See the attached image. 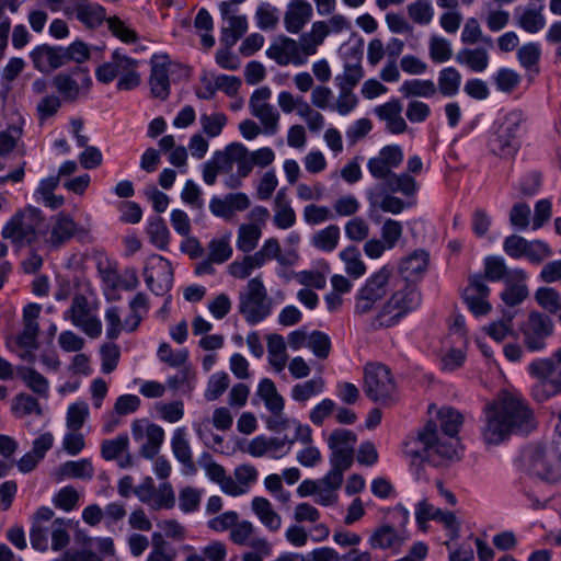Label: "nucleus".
Segmentation results:
<instances>
[{"instance_id":"obj_1","label":"nucleus","mask_w":561,"mask_h":561,"mask_svg":"<svg viewBox=\"0 0 561 561\" xmlns=\"http://www.w3.org/2000/svg\"><path fill=\"white\" fill-rule=\"evenodd\" d=\"M483 411L481 435L488 445H499L513 433H529L535 427L531 410L522 398L512 393L501 394Z\"/></svg>"},{"instance_id":"obj_2","label":"nucleus","mask_w":561,"mask_h":561,"mask_svg":"<svg viewBox=\"0 0 561 561\" xmlns=\"http://www.w3.org/2000/svg\"><path fill=\"white\" fill-rule=\"evenodd\" d=\"M557 435L553 440L543 444H529L518 457V467L542 481H561V411L558 414Z\"/></svg>"},{"instance_id":"obj_3","label":"nucleus","mask_w":561,"mask_h":561,"mask_svg":"<svg viewBox=\"0 0 561 561\" xmlns=\"http://www.w3.org/2000/svg\"><path fill=\"white\" fill-rule=\"evenodd\" d=\"M526 123L527 116L519 108L499 115L489 130V151L501 159H514L520 150V135Z\"/></svg>"},{"instance_id":"obj_4","label":"nucleus","mask_w":561,"mask_h":561,"mask_svg":"<svg viewBox=\"0 0 561 561\" xmlns=\"http://www.w3.org/2000/svg\"><path fill=\"white\" fill-rule=\"evenodd\" d=\"M421 304L422 294L417 285L399 279L397 275L393 289L375 313L371 324L377 329L392 328L409 313L419 309Z\"/></svg>"},{"instance_id":"obj_5","label":"nucleus","mask_w":561,"mask_h":561,"mask_svg":"<svg viewBox=\"0 0 561 561\" xmlns=\"http://www.w3.org/2000/svg\"><path fill=\"white\" fill-rule=\"evenodd\" d=\"M44 213L32 205L18 210L3 226L1 237L16 248H42Z\"/></svg>"},{"instance_id":"obj_6","label":"nucleus","mask_w":561,"mask_h":561,"mask_svg":"<svg viewBox=\"0 0 561 561\" xmlns=\"http://www.w3.org/2000/svg\"><path fill=\"white\" fill-rule=\"evenodd\" d=\"M396 276L394 268L388 264L371 273L355 294L354 312L359 316L377 312L393 289Z\"/></svg>"},{"instance_id":"obj_7","label":"nucleus","mask_w":561,"mask_h":561,"mask_svg":"<svg viewBox=\"0 0 561 561\" xmlns=\"http://www.w3.org/2000/svg\"><path fill=\"white\" fill-rule=\"evenodd\" d=\"M238 299V311L250 325L261 323L273 312V300L260 276L248 282Z\"/></svg>"},{"instance_id":"obj_8","label":"nucleus","mask_w":561,"mask_h":561,"mask_svg":"<svg viewBox=\"0 0 561 561\" xmlns=\"http://www.w3.org/2000/svg\"><path fill=\"white\" fill-rule=\"evenodd\" d=\"M364 391L370 400L380 404H390L398 399L397 383L390 369L382 364L365 366Z\"/></svg>"},{"instance_id":"obj_9","label":"nucleus","mask_w":561,"mask_h":561,"mask_svg":"<svg viewBox=\"0 0 561 561\" xmlns=\"http://www.w3.org/2000/svg\"><path fill=\"white\" fill-rule=\"evenodd\" d=\"M419 439L424 446V457L435 466L443 460H453L459 458V439L457 437L442 438L437 433V425L434 422H427L419 433Z\"/></svg>"},{"instance_id":"obj_10","label":"nucleus","mask_w":561,"mask_h":561,"mask_svg":"<svg viewBox=\"0 0 561 561\" xmlns=\"http://www.w3.org/2000/svg\"><path fill=\"white\" fill-rule=\"evenodd\" d=\"M62 317L90 337H99L102 333V322L98 317V305L81 294L72 298L70 307L65 310Z\"/></svg>"},{"instance_id":"obj_11","label":"nucleus","mask_w":561,"mask_h":561,"mask_svg":"<svg viewBox=\"0 0 561 561\" xmlns=\"http://www.w3.org/2000/svg\"><path fill=\"white\" fill-rule=\"evenodd\" d=\"M553 321L548 314L531 311L519 328L525 347L529 352L543 351L547 340L553 333Z\"/></svg>"},{"instance_id":"obj_12","label":"nucleus","mask_w":561,"mask_h":561,"mask_svg":"<svg viewBox=\"0 0 561 561\" xmlns=\"http://www.w3.org/2000/svg\"><path fill=\"white\" fill-rule=\"evenodd\" d=\"M144 278L148 289L157 296L164 295L173 286V270L168 259L159 254L147 257Z\"/></svg>"},{"instance_id":"obj_13","label":"nucleus","mask_w":561,"mask_h":561,"mask_svg":"<svg viewBox=\"0 0 561 561\" xmlns=\"http://www.w3.org/2000/svg\"><path fill=\"white\" fill-rule=\"evenodd\" d=\"M245 0L221 1L218 4L224 24L220 28V43L227 48H232L248 31L245 15H237L232 4H241Z\"/></svg>"},{"instance_id":"obj_14","label":"nucleus","mask_w":561,"mask_h":561,"mask_svg":"<svg viewBox=\"0 0 561 561\" xmlns=\"http://www.w3.org/2000/svg\"><path fill=\"white\" fill-rule=\"evenodd\" d=\"M42 237V248H59L69 241L76 230L77 224L65 213H59L47 219L44 216V229Z\"/></svg>"},{"instance_id":"obj_15","label":"nucleus","mask_w":561,"mask_h":561,"mask_svg":"<svg viewBox=\"0 0 561 561\" xmlns=\"http://www.w3.org/2000/svg\"><path fill=\"white\" fill-rule=\"evenodd\" d=\"M131 435L135 442H140L146 437V443L140 447V455L146 459H153L160 451L164 442V430L147 420H135L131 423Z\"/></svg>"},{"instance_id":"obj_16","label":"nucleus","mask_w":561,"mask_h":561,"mask_svg":"<svg viewBox=\"0 0 561 561\" xmlns=\"http://www.w3.org/2000/svg\"><path fill=\"white\" fill-rule=\"evenodd\" d=\"M403 159L404 153L401 146L387 145L379 150L377 156L368 160L367 169L374 179L385 181L394 173V169L401 165Z\"/></svg>"},{"instance_id":"obj_17","label":"nucleus","mask_w":561,"mask_h":561,"mask_svg":"<svg viewBox=\"0 0 561 561\" xmlns=\"http://www.w3.org/2000/svg\"><path fill=\"white\" fill-rule=\"evenodd\" d=\"M53 84L66 102L76 101L81 90H88L92 84L89 71L77 68L71 73H58L54 77Z\"/></svg>"},{"instance_id":"obj_18","label":"nucleus","mask_w":561,"mask_h":561,"mask_svg":"<svg viewBox=\"0 0 561 561\" xmlns=\"http://www.w3.org/2000/svg\"><path fill=\"white\" fill-rule=\"evenodd\" d=\"M490 288L481 275H473L462 293L468 309L476 316H484L491 310L489 302Z\"/></svg>"},{"instance_id":"obj_19","label":"nucleus","mask_w":561,"mask_h":561,"mask_svg":"<svg viewBox=\"0 0 561 561\" xmlns=\"http://www.w3.org/2000/svg\"><path fill=\"white\" fill-rule=\"evenodd\" d=\"M430 265V254L423 249H416L402 257L398 264L399 279L416 284L421 280Z\"/></svg>"},{"instance_id":"obj_20","label":"nucleus","mask_w":561,"mask_h":561,"mask_svg":"<svg viewBox=\"0 0 561 561\" xmlns=\"http://www.w3.org/2000/svg\"><path fill=\"white\" fill-rule=\"evenodd\" d=\"M266 56L279 66L305 65L304 54L298 53V42L290 37L283 36L272 43L266 49Z\"/></svg>"},{"instance_id":"obj_21","label":"nucleus","mask_w":561,"mask_h":561,"mask_svg":"<svg viewBox=\"0 0 561 561\" xmlns=\"http://www.w3.org/2000/svg\"><path fill=\"white\" fill-rule=\"evenodd\" d=\"M171 449L174 458L182 465V472L186 476H195L196 465L193 460L187 428L185 426L174 430L171 438Z\"/></svg>"},{"instance_id":"obj_22","label":"nucleus","mask_w":561,"mask_h":561,"mask_svg":"<svg viewBox=\"0 0 561 561\" xmlns=\"http://www.w3.org/2000/svg\"><path fill=\"white\" fill-rule=\"evenodd\" d=\"M62 46H49L47 44L36 46L30 57L35 69L47 73L65 65Z\"/></svg>"},{"instance_id":"obj_23","label":"nucleus","mask_w":561,"mask_h":561,"mask_svg":"<svg viewBox=\"0 0 561 561\" xmlns=\"http://www.w3.org/2000/svg\"><path fill=\"white\" fill-rule=\"evenodd\" d=\"M419 188L420 186L416 180L409 173L403 172L399 174L393 173L368 192H390L392 194L399 193L405 196L408 199L413 198L415 201Z\"/></svg>"},{"instance_id":"obj_24","label":"nucleus","mask_w":561,"mask_h":561,"mask_svg":"<svg viewBox=\"0 0 561 561\" xmlns=\"http://www.w3.org/2000/svg\"><path fill=\"white\" fill-rule=\"evenodd\" d=\"M169 66L168 56H157L151 61L149 83L154 98L165 100L170 95Z\"/></svg>"},{"instance_id":"obj_25","label":"nucleus","mask_w":561,"mask_h":561,"mask_svg":"<svg viewBox=\"0 0 561 561\" xmlns=\"http://www.w3.org/2000/svg\"><path fill=\"white\" fill-rule=\"evenodd\" d=\"M484 278L490 282L505 280L506 283L512 280H524L526 274L523 270L516 268L510 271L506 266L505 260L499 255H489L484 257Z\"/></svg>"},{"instance_id":"obj_26","label":"nucleus","mask_w":561,"mask_h":561,"mask_svg":"<svg viewBox=\"0 0 561 561\" xmlns=\"http://www.w3.org/2000/svg\"><path fill=\"white\" fill-rule=\"evenodd\" d=\"M401 113L402 105L398 99H391L375 108L376 116L386 122L387 130L394 135L403 134L408 128Z\"/></svg>"},{"instance_id":"obj_27","label":"nucleus","mask_w":561,"mask_h":561,"mask_svg":"<svg viewBox=\"0 0 561 561\" xmlns=\"http://www.w3.org/2000/svg\"><path fill=\"white\" fill-rule=\"evenodd\" d=\"M527 370L536 378H549L556 382L561 393V350L554 352L549 358L533 360Z\"/></svg>"},{"instance_id":"obj_28","label":"nucleus","mask_w":561,"mask_h":561,"mask_svg":"<svg viewBox=\"0 0 561 561\" xmlns=\"http://www.w3.org/2000/svg\"><path fill=\"white\" fill-rule=\"evenodd\" d=\"M71 524L66 518H55L50 524H44L46 539L45 552L51 548L54 551H60L65 549L70 542V530Z\"/></svg>"},{"instance_id":"obj_29","label":"nucleus","mask_w":561,"mask_h":561,"mask_svg":"<svg viewBox=\"0 0 561 561\" xmlns=\"http://www.w3.org/2000/svg\"><path fill=\"white\" fill-rule=\"evenodd\" d=\"M312 16V8L306 0H291L285 13L284 23L289 33L297 34Z\"/></svg>"},{"instance_id":"obj_30","label":"nucleus","mask_w":561,"mask_h":561,"mask_svg":"<svg viewBox=\"0 0 561 561\" xmlns=\"http://www.w3.org/2000/svg\"><path fill=\"white\" fill-rule=\"evenodd\" d=\"M55 513L48 506H41L36 510L32 518L30 528V541L33 549L45 552L46 539L44 537V524H50L54 520Z\"/></svg>"},{"instance_id":"obj_31","label":"nucleus","mask_w":561,"mask_h":561,"mask_svg":"<svg viewBox=\"0 0 561 561\" xmlns=\"http://www.w3.org/2000/svg\"><path fill=\"white\" fill-rule=\"evenodd\" d=\"M71 13L89 28L100 26L105 19V9L98 3H91L87 0L76 1Z\"/></svg>"},{"instance_id":"obj_32","label":"nucleus","mask_w":561,"mask_h":561,"mask_svg":"<svg viewBox=\"0 0 561 561\" xmlns=\"http://www.w3.org/2000/svg\"><path fill=\"white\" fill-rule=\"evenodd\" d=\"M198 463L205 470L208 479L219 484L224 493H233V478L227 476L225 468L221 465L215 462L210 454L203 453L198 459Z\"/></svg>"},{"instance_id":"obj_33","label":"nucleus","mask_w":561,"mask_h":561,"mask_svg":"<svg viewBox=\"0 0 561 561\" xmlns=\"http://www.w3.org/2000/svg\"><path fill=\"white\" fill-rule=\"evenodd\" d=\"M134 58L122 54L119 49L112 53L111 60L100 65L95 70V78L99 82L108 84L123 73L122 66L130 64Z\"/></svg>"},{"instance_id":"obj_34","label":"nucleus","mask_w":561,"mask_h":561,"mask_svg":"<svg viewBox=\"0 0 561 561\" xmlns=\"http://www.w3.org/2000/svg\"><path fill=\"white\" fill-rule=\"evenodd\" d=\"M515 24L529 34H537L546 26V18L540 9L516 8L514 11Z\"/></svg>"},{"instance_id":"obj_35","label":"nucleus","mask_w":561,"mask_h":561,"mask_svg":"<svg viewBox=\"0 0 561 561\" xmlns=\"http://www.w3.org/2000/svg\"><path fill=\"white\" fill-rule=\"evenodd\" d=\"M403 540L404 536L402 531L385 524L373 533L369 538V545L373 549L397 550L402 545Z\"/></svg>"},{"instance_id":"obj_36","label":"nucleus","mask_w":561,"mask_h":561,"mask_svg":"<svg viewBox=\"0 0 561 561\" xmlns=\"http://www.w3.org/2000/svg\"><path fill=\"white\" fill-rule=\"evenodd\" d=\"M325 390V381L322 377H314L293 386L290 398L299 405L306 407L308 401L322 394Z\"/></svg>"},{"instance_id":"obj_37","label":"nucleus","mask_w":561,"mask_h":561,"mask_svg":"<svg viewBox=\"0 0 561 561\" xmlns=\"http://www.w3.org/2000/svg\"><path fill=\"white\" fill-rule=\"evenodd\" d=\"M251 507L260 522L270 530L277 531L282 526V517L273 510L271 502L262 496L252 500Z\"/></svg>"},{"instance_id":"obj_38","label":"nucleus","mask_w":561,"mask_h":561,"mask_svg":"<svg viewBox=\"0 0 561 561\" xmlns=\"http://www.w3.org/2000/svg\"><path fill=\"white\" fill-rule=\"evenodd\" d=\"M456 61L459 65L467 66L473 72H483L490 62L488 51L482 48H462L456 55Z\"/></svg>"},{"instance_id":"obj_39","label":"nucleus","mask_w":561,"mask_h":561,"mask_svg":"<svg viewBox=\"0 0 561 561\" xmlns=\"http://www.w3.org/2000/svg\"><path fill=\"white\" fill-rule=\"evenodd\" d=\"M259 471L253 465L243 463L234 468L233 471V493L230 496H240L249 492L250 488L256 483Z\"/></svg>"},{"instance_id":"obj_40","label":"nucleus","mask_w":561,"mask_h":561,"mask_svg":"<svg viewBox=\"0 0 561 561\" xmlns=\"http://www.w3.org/2000/svg\"><path fill=\"white\" fill-rule=\"evenodd\" d=\"M267 358L276 373L285 369L288 355L285 340L280 334L274 333L267 336Z\"/></svg>"},{"instance_id":"obj_41","label":"nucleus","mask_w":561,"mask_h":561,"mask_svg":"<svg viewBox=\"0 0 561 561\" xmlns=\"http://www.w3.org/2000/svg\"><path fill=\"white\" fill-rule=\"evenodd\" d=\"M399 92L404 98H433L437 92V87L430 79H410L402 82Z\"/></svg>"},{"instance_id":"obj_42","label":"nucleus","mask_w":561,"mask_h":561,"mask_svg":"<svg viewBox=\"0 0 561 561\" xmlns=\"http://www.w3.org/2000/svg\"><path fill=\"white\" fill-rule=\"evenodd\" d=\"M147 233L150 242L160 250H167L170 243V230L163 218L151 216L148 218Z\"/></svg>"},{"instance_id":"obj_43","label":"nucleus","mask_w":561,"mask_h":561,"mask_svg":"<svg viewBox=\"0 0 561 561\" xmlns=\"http://www.w3.org/2000/svg\"><path fill=\"white\" fill-rule=\"evenodd\" d=\"M461 79L460 72L455 67H446L438 72L436 87L442 95L451 98L458 94Z\"/></svg>"},{"instance_id":"obj_44","label":"nucleus","mask_w":561,"mask_h":561,"mask_svg":"<svg viewBox=\"0 0 561 561\" xmlns=\"http://www.w3.org/2000/svg\"><path fill=\"white\" fill-rule=\"evenodd\" d=\"M340 228L336 225H330L312 236L311 243L322 252H332L336 249L340 240Z\"/></svg>"},{"instance_id":"obj_45","label":"nucleus","mask_w":561,"mask_h":561,"mask_svg":"<svg viewBox=\"0 0 561 561\" xmlns=\"http://www.w3.org/2000/svg\"><path fill=\"white\" fill-rule=\"evenodd\" d=\"M20 377L24 383L36 394L47 398L49 394V382L37 370L31 367H24L19 370Z\"/></svg>"},{"instance_id":"obj_46","label":"nucleus","mask_w":561,"mask_h":561,"mask_svg":"<svg viewBox=\"0 0 561 561\" xmlns=\"http://www.w3.org/2000/svg\"><path fill=\"white\" fill-rule=\"evenodd\" d=\"M440 427L444 434L450 438L457 437L462 425V415L454 408L444 407L438 412Z\"/></svg>"},{"instance_id":"obj_47","label":"nucleus","mask_w":561,"mask_h":561,"mask_svg":"<svg viewBox=\"0 0 561 561\" xmlns=\"http://www.w3.org/2000/svg\"><path fill=\"white\" fill-rule=\"evenodd\" d=\"M261 229L253 224H243L239 227L237 248L239 251L249 253L254 250L261 238Z\"/></svg>"},{"instance_id":"obj_48","label":"nucleus","mask_w":561,"mask_h":561,"mask_svg":"<svg viewBox=\"0 0 561 561\" xmlns=\"http://www.w3.org/2000/svg\"><path fill=\"white\" fill-rule=\"evenodd\" d=\"M129 448V438L127 434H119L113 439H104L101 443V456L104 460L111 461L127 453Z\"/></svg>"},{"instance_id":"obj_49","label":"nucleus","mask_w":561,"mask_h":561,"mask_svg":"<svg viewBox=\"0 0 561 561\" xmlns=\"http://www.w3.org/2000/svg\"><path fill=\"white\" fill-rule=\"evenodd\" d=\"M364 77V71L359 61L345 64L342 75L335 77L336 87L340 90H353Z\"/></svg>"},{"instance_id":"obj_50","label":"nucleus","mask_w":561,"mask_h":561,"mask_svg":"<svg viewBox=\"0 0 561 561\" xmlns=\"http://www.w3.org/2000/svg\"><path fill=\"white\" fill-rule=\"evenodd\" d=\"M515 318L514 311H506L502 318L492 322L486 328L488 335L496 342L504 341L508 335H513V320Z\"/></svg>"},{"instance_id":"obj_51","label":"nucleus","mask_w":561,"mask_h":561,"mask_svg":"<svg viewBox=\"0 0 561 561\" xmlns=\"http://www.w3.org/2000/svg\"><path fill=\"white\" fill-rule=\"evenodd\" d=\"M60 472L62 476L72 479H91L94 473V469L92 462L82 458L80 460H69L62 463L60 467Z\"/></svg>"},{"instance_id":"obj_52","label":"nucleus","mask_w":561,"mask_h":561,"mask_svg":"<svg viewBox=\"0 0 561 561\" xmlns=\"http://www.w3.org/2000/svg\"><path fill=\"white\" fill-rule=\"evenodd\" d=\"M194 371L188 365H186L180 367L179 371L174 376H170L167 379V386L173 391L187 393L194 388Z\"/></svg>"},{"instance_id":"obj_53","label":"nucleus","mask_w":561,"mask_h":561,"mask_svg":"<svg viewBox=\"0 0 561 561\" xmlns=\"http://www.w3.org/2000/svg\"><path fill=\"white\" fill-rule=\"evenodd\" d=\"M540 56L541 46L536 42L524 44L517 50V59L526 70H538Z\"/></svg>"},{"instance_id":"obj_54","label":"nucleus","mask_w":561,"mask_h":561,"mask_svg":"<svg viewBox=\"0 0 561 561\" xmlns=\"http://www.w3.org/2000/svg\"><path fill=\"white\" fill-rule=\"evenodd\" d=\"M157 356L160 362L168 364L170 367L180 368L186 366L188 352L185 348L174 351L169 343H161Z\"/></svg>"},{"instance_id":"obj_55","label":"nucleus","mask_w":561,"mask_h":561,"mask_svg":"<svg viewBox=\"0 0 561 561\" xmlns=\"http://www.w3.org/2000/svg\"><path fill=\"white\" fill-rule=\"evenodd\" d=\"M232 255V248L230 245V234L215 238L208 243V256L216 264L227 262Z\"/></svg>"},{"instance_id":"obj_56","label":"nucleus","mask_w":561,"mask_h":561,"mask_svg":"<svg viewBox=\"0 0 561 561\" xmlns=\"http://www.w3.org/2000/svg\"><path fill=\"white\" fill-rule=\"evenodd\" d=\"M228 117L222 112H214L210 114H202L199 123L203 131L211 138L218 137L224 127L227 125Z\"/></svg>"},{"instance_id":"obj_57","label":"nucleus","mask_w":561,"mask_h":561,"mask_svg":"<svg viewBox=\"0 0 561 561\" xmlns=\"http://www.w3.org/2000/svg\"><path fill=\"white\" fill-rule=\"evenodd\" d=\"M175 497L172 485L169 482H163L159 488L154 489L150 501L146 504L153 510L171 508L174 506Z\"/></svg>"},{"instance_id":"obj_58","label":"nucleus","mask_w":561,"mask_h":561,"mask_svg":"<svg viewBox=\"0 0 561 561\" xmlns=\"http://www.w3.org/2000/svg\"><path fill=\"white\" fill-rule=\"evenodd\" d=\"M409 18L419 25H427L432 22L434 10L428 0H416L408 5Z\"/></svg>"},{"instance_id":"obj_59","label":"nucleus","mask_w":561,"mask_h":561,"mask_svg":"<svg viewBox=\"0 0 561 561\" xmlns=\"http://www.w3.org/2000/svg\"><path fill=\"white\" fill-rule=\"evenodd\" d=\"M356 443L355 434L350 430H334L329 439L328 445L331 450H345L354 453V446Z\"/></svg>"},{"instance_id":"obj_60","label":"nucleus","mask_w":561,"mask_h":561,"mask_svg":"<svg viewBox=\"0 0 561 561\" xmlns=\"http://www.w3.org/2000/svg\"><path fill=\"white\" fill-rule=\"evenodd\" d=\"M403 226L399 220L388 218L383 221L380 228V237L388 250H392L397 247L398 242L402 238Z\"/></svg>"},{"instance_id":"obj_61","label":"nucleus","mask_w":561,"mask_h":561,"mask_svg":"<svg viewBox=\"0 0 561 561\" xmlns=\"http://www.w3.org/2000/svg\"><path fill=\"white\" fill-rule=\"evenodd\" d=\"M138 61L133 59L130 64L122 66L123 73L118 77L116 88L119 91H130L140 84V75L137 71Z\"/></svg>"},{"instance_id":"obj_62","label":"nucleus","mask_w":561,"mask_h":561,"mask_svg":"<svg viewBox=\"0 0 561 561\" xmlns=\"http://www.w3.org/2000/svg\"><path fill=\"white\" fill-rule=\"evenodd\" d=\"M89 415V408L85 402H76L68 407L67 427L69 431L79 432Z\"/></svg>"},{"instance_id":"obj_63","label":"nucleus","mask_w":561,"mask_h":561,"mask_svg":"<svg viewBox=\"0 0 561 561\" xmlns=\"http://www.w3.org/2000/svg\"><path fill=\"white\" fill-rule=\"evenodd\" d=\"M537 304L550 313H557L561 307L560 294L551 287H540L535 294Z\"/></svg>"},{"instance_id":"obj_64","label":"nucleus","mask_w":561,"mask_h":561,"mask_svg":"<svg viewBox=\"0 0 561 561\" xmlns=\"http://www.w3.org/2000/svg\"><path fill=\"white\" fill-rule=\"evenodd\" d=\"M307 347L320 359H325L331 350V340L322 331H312L309 334Z\"/></svg>"}]
</instances>
